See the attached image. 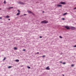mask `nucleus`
<instances>
[{"label":"nucleus","mask_w":76,"mask_h":76,"mask_svg":"<svg viewBox=\"0 0 76 76\" xmlns=\"http://www.w3.org/2000/svg\"><path fill=\"white\" fill-rule=\"evenodd\" d=\"M41 23H48V21L46 20H44L41 22Z\"/></svg>","instance_id":"nucleus-1"},{"label":"nucleus","mask_w":76,"mask_h":76,"mask_svg":"<svg viewBox=\"0 0 76 76\" xmlns=\"http://www.w3.org/2000/svg\"><path fill=\"white\" fill-rule=\"evenodd\" d=\"M65 27V28L67 29H70V28L68 26H66Z\"/></svg>","instance_id":"nucleus-2"},{"label":"nucleus","mask_w":76,"mask_h":76,"mask_svg":"<svg viewBox=\"0 0 76 76\" xmlns=\"http://www.w3.org/2000/svg\"><path fill=\"white\" fill-rule=\"evenodd\" d=\"M71 29L74 30L75 29H76V28L74 27H71Z\"/></svg>","instance_id":"nucleus-3"},{"label":"nucleus","mask_w":76,"mask_h":76,"mask_svg":"<svg viewBox=\"0 0 76 76\" xmlns=\"http://www.w3.org/2000/svg\"><path fill=\"white\" fill-rule=\"evenodd\" d=\"M27 12H28V13H32V14H33V13L32 12H31V11L29 10H28Z\"/></svg>","instance_id":"nucleus-4"},{"label":"nucleus","mask_w":76,"mask_h":76,"mask_svg":"<svg viewBox=\"0 0 76 76\" xmlns=\"http://www.w3.org/2000/svg\"><path fill=\"white\" fill-rule=\"evenodd\" d=\"M49 67V66H47L46 68V70H50V68Z\"/></svg>","instance_id":"nucleus-5"},{"label":"nucleus","mask_w":76,"mask_h":76,"mask_svg":"<svg viewBox=\"0 0 76 76\" xmlns=\"http://www.w3.org/2000/svg\"><path fill=\"white\" fill-rule=\"evenodd\" d=\"M62 6V5H59L58 4L57 5V7H61Z\"/></svg>","instance_id":"nucleus-6"},{"label":"nucleus","mask_w":76,"mask_h":76,"mask_svg":"<svg viewBox=\"0 0 76 76\" xmlns=\"http://www.w3.org/2000/svg\"><path fill=\"white\" fill-rule=\"evenodd\" d=\"M60 3L62 4H65V2H61Z\"/></svg>","instance_id":"nucleus-7"},{"label":"nucleus","mask_w":76,"mask_h":76,"mask_svg":"<svg viewBox=\"0 0 76 76\" xmlns=\"http://www.w3.org/2000/svg\"><path fill=\"white\" fill-rule=\"evenodd\" d=\"M19 3L20 4H24V3H23V2H19Z\"/></svg>","instance_id":"nucleus-8"},{"label":"nucleus","mask_w":76,"mask_h":76,"mask_svg":"<svg viewBox=\"0 0 76 76\" xmlns=\"http://www.w3.org/2000/svg\"><path fill=\"white\" fill-rule=\"evenodd\" d=\"M9 18V15H7L5 16V18Z\"/></svg>","instance_id":"nucleus-9"},{"label":"nucleus","mask_w":76,"mask_h":76,"mask_svg":"<svg viewBox=\"0 0 76 76\" xmlns=\"http://www.w3.org/2000/svg\"><path fill=\"white\" fill-rule=\"evenodd\" d=\"M15 61H16V62H19V60L18 59H16L15 60Z\"/></svg>","instance_id":"nucleus-10"},{"label":"nucleus","mask_w":76,"mask_h":76,"mask_svg":"<svg viewBox=\"0 0 76 76\" xmlns=\"http://www.w3.org/2000/svg\"><path fill=\"white\" fill-rule=\"evenodd\" d=\"M20 15V13H18L17 14V16H18V15Z\"/></svg>","instance_id":"nucleus-11"},{"label":"nucleus","mask_w":76,"mask_h":76,"mask_svg":"<svg viewBox=\"0 0 76 76\" xmlns=\"http://www.w3.org/2000/svg\"><path fill=\"white\" fill-rule=\"evenodd\" d=\"M12 8H13V7H10L8 8V9H12Z\"/></svg>","instance_id":"nucleus-12"},{"label":"nucleus","mask_w":76,"mask_h":76,"mask_svg":"<svg viewBox=\"0 0 76 76\" xmlns=\"http://www.w3.org/2000/svg\"><path fill=\"white\" fill-rule=\"evenodd\" d=\"M11 67H12V66H9L8 67V69H10V68H11Z\"/></svg>","instance_id":"nucleus-13"},{"label":"nucleus","mask_w":76,"mask_h":76,"mask_svg":"<svg viewBox=\"0 0 76 76\" xmlns=\"http://www.w3.org/2000/svg\"><path fill=\"white\" fill-rule=\"evenodd\" d=\"M67 12L64 13V15H67Z\"/></svg>","instance_id":"nucleus-14"},{"label":"nucleus","mask_w":76,"mask_h":76,"mask_svg":"<svg viewBox=\"0 0 76 76\" xmlns=\"http://www.w3.org/2000/svg\"><path fill=\"white\" fill-rule=\"evenodd\" d=\"M27 67L28 68V69H31V67L30 66H27Z\"/></svg>","instance_id":"nucleus-15"},{"label":"nucleus","mask_w":76,"mask_h":76,"mask_svg":"<svg viewBox=\"0 0 76 76\" xmlns=\"http://www.w3.org/2000/svg\"><path fill=\"white\" fill-rule=\"evenodd\" d=\"M59 38H62V37H61V36H59Z\"/></svg>","instance_id":"nucleus-16"},{"label":"nucleus","mask_w":76,"mask_h":76,"mask_svg":"<svg viewBox=\"0 0 76 76\" xmlns=\"http://www.w3.org/2000/svg\"><path fill=\"white\" fill-rule=\"evenodd\" d=\"M6 60V57H4V59H3V60L4 61V60Z\"/></svg>","instance_id":"nucleus-17"},{"label":"nucleus","mask_w":76,"mask_h":76,"mask_svg":"<svg viewBox=\"0 0 76 76\" xmlns=\"http://www.w3.org/2000/svg\"><path fill=\"white\" fill-rule=\"evenodd\" d=\"M17 48L15 47L14 48V49L15 50H16V49Z\"/></svg>","instance_id":"nucleus-18"},{"label":"nucleus","mask_w":76,"mask_h":76,"mask_svg":"<svg viewBox=\"0 0 76 76\" xmlns=\"http://www.w3.org/2000/svg\"><path fill=\"white\" fill-rule=\"evenodd\" d=\"M72 67H73L74 66V65L73 64H72L71 65Z\"/></svg>","instance_id":"nucleus-19"},{"label":"nucleus","mask_w":76,"mask_h":76,"mask_svg":"<svg viewBox=\"0 0 76 76\" xmlns=\"http://www.w3.org/2000/svg\"><path fill=\"white\" fill-rule=\"evenodd\" d=\"M4 4H5V3H6V1H4Z\"/></svg>","instance_id":"nucleus-20"},{"label":"nucleus","mask_w":76,"mask_h":76,"mask_svg":"<svg viewBox=\"0 0 76 76\" xmlns=\"http://www.w3.org/2000/svg\"><path fill=\"white\" fill-rule=\"evenodd\" d=\"M18 12H19V13H20V11H19V10H18Z\"/></svg>","instance_id":"nucleus-21"},{"label":"nucleus","mask_w":76,"mask_h":76,"mask_svg":"<svg viewBox=\"0 0 76 76\" xmlns=\"http://www.w3.org/2000/svg\"><path fill=\"white\" fill-rule=\"evenodd\" d=\"M45 55H43V56H42V57H45Z\"/></svg>","instance_id":"nucleus-22"},{"label":"nucleus","mask_w":76,"mask_h":76,"mask_svg":"<svg viewBox=\"0 0 76 76\" xmlns=\"http://www.w3.org/2000/svg\"><path fill=\"white\" fill-rule=\"evenodd\" d=\"M63 64H66V63L65 62H64L63 63Z\"/></svg>","instance_id":"nucleus-23"},{"label":"nucleus","mask_w":76,"mask_h":76,"mask_svg":"<svg viewBox=\"0 0 76 76\" xmlns=\"http://www.w3.org/2000/svg\"><path fill=\"white\" fill-rule=\"evenodd\" d=\"M62 20H64L65 19L64 18H62Z\"/></svg>","instance_id":"nucleus-24"},{"label":"nucleus","mask_w":76,"mask_h":76,"mask_svg":"<svg viewBox=\"0 0 76 76\" xmlns=\"http://www.w3.org/2000/svg\"><path fill=\"white\" fill-rule=\"evenodd\" d=\"M74 47H76V45H75L74 46Z\"/></svg>","instance_id":"nucleus-25"},{"label":"nucleus","mask_w":76,"mask_h":76,"mask_svg":"<svg viewBox=\"0 0 76 76\" xmlns=\"http://www.w3.org/2000/svg\"><path fill=\"white\" fill-rule=\"evenodd\" d=\"M39 38H42V36H40Z\"/></svg>","instance_id":"nucleus-26"},{"label":"nucleus","mask_w":76,"mask_h":76,"mask_svg":"<svg viewBox=\"0 0 76 76\" xmlns=\"http://www.w3.org/2000/svg\"><path fill=\"white\" fill-rule=\"evenodd\" d=\"M23 51H25V49H23Z\"/></svg>","instance_id":"nucleus-27"},{"label":"nucleus","mask_w":76,"mask_h":76,"mask_svg":"<svg viewBox=\"0 0 76 76\" xmlns=\"http://www.w3.org/2000/svg\"><path fill=\"white\" fill-rule=\"evenodd\" d=\"M60 63H62V61H60Z\"/></svg>","instance_id":"nucleus-28"},{"label":"nucleus","mask_w":76,"mask_h":76,"mask_svg":"<svg viewBox=\"0 0 76 76\" xmlns=\"http://www.w3.org/2000/svg\"><path fill=\"white\" fill-rule=\"evenodd\" d=\"M8 20H10V19H8Z\"/></svg>","instance_id":"nucleus-29"},{"label":"nucleus","mask_w":76,"mask_h":76,"mask_svg":"<svg viewBox=\"0 0 76 76\" xmlns=\"http://www.w3.org/2000/svg\"><path fill=\"white\" fill-rule=\"evenodd\" d=\"M74 9H76V7H75L74 8Z\"/></svg>","instance_id":"nucleus-30"},{"label":"nucleus","mask_w":76,"mask_h":76,"mask_svg":"<svg viewBox=\"0 0 76 76\" xmlns=\"http://www.w3.org/2000/svg\"><path fill=\"white\" fill-rule=\"evenodd\" d=\"M0 19H2V18H1V17H0Z\"/></svg>","instance_id":"nucleus-31"},{"label":"nucleus","mask_w":76,"mask_h":76,"mask_svg":"<svg viewBox=\"0 0 76 76\" xmlns=\"http://www.w3.org/2000/svg\"><path fill=\"white\" fill-rule=\"evenodd\" d=\"M24 16H25V15H26V14H24Z\"/></svg>","instance_id":"nucleus-32"},{"label":"nucleus","mask_w":76,"mask_h":76,"mask_svg":"<svg viewBox=\"0 0 76 76\" xmlns=\"http://www.w3.org/2000/svg\"><path fill=\"white\" fill-rule=\"evenodd\" d=\"M37 54H39V52H37Z\"/></svg>","instance_id":"nucleus-33"},{"label":"nucleus","mask_w":76,"mask_h":76,"mask_svg":"<svg viewBox=\"0 0 76 76\" xmlns=\"http://www.w3.org/2000/svg\"><path fill=\"white\" fill-rule=\"evenodd\" d=\"M63 75V76H64V75Z\"/></svg>","instance_id":"nucleus-34"},{"label":"nucleus","mask_w":76,"mask_h":76,"mask_svg":"<svg viewBox=\"0 0 76 76\" xmlns=\"http://www.w3.org/2000/svg\"><path fill=\"white\" fill-rule=\"evenodd\" d=\"M44 11H43V13H44Z\"/></svg>","instance_id":"nucleus-35"}]
</instances>
